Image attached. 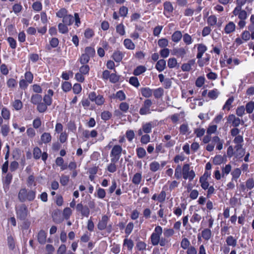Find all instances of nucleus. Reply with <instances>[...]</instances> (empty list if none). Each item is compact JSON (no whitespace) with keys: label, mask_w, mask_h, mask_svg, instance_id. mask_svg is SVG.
I'll list each match as a JSON object with an SVG mask.
<instances>
[{"label":"nucleus","mask_w":254,"mask_h":254,"mask_svg":"<svg viewBox=\"0 0 254 254\" xmlns=\"http://www.w3.org/2000/svg\"><path fill=\"white\" fill-rule=\"evenodd\" d=\"M35 191L32 190H28L25 188L20 190L18 198L20 202H23L26 200L31 201L35 198Z\"/></svg>","instance_id":"f257e3e1"},{"label":"nucleus","mask_w":254,"mask_h":254,"mask_svg":"<svg viewBox=\"0 0 254 254\" xmlns=\"http://www.w3.org/2000/svg\"><path fill=\"white\" fill-rule=\"evenodd\" d=\"M122 150V147L119 145H116L113 147L110 154L111 162L116 163L119 161Z\"/></svg>","instance_id":"f03ea898"},{"label":"nucleus","mask_w":254,"mask_h":254,"mask_svg":"<svg viewBox=\"0 0 254 254\" xmlns=\"http://www.w3.org/2000/svg\"><path fill=\"white\" fill-rule=\"evenodd\" d=\"M162 233V228L161 226H158L155 227L154 232L151 236V243L153 246L158 245L160 240V236Z\"/></svg>","instance_id":"7ed1b4c3"},{"label":"nucleus","mask_w":254,"mask_h":254,"mask_svg":"<svg viewBox=\"0 0 254 254\" xmlns=\"http://www.w3.org/2000/svg\"><path fill=\"white\" fill-rule=\"evenodd\" d=\"M190 165L189 164H185L183 167V176L184 179H189L190 181H192L195 177V173L193 170H190Z\"/></svg>","instance_id":"20e7f679"},{"label":"nucleus","mask_w":254,"mask_h":254,"mask_svg":"<svg viewBox=\"0 0 254 254\" xmlns=\"http://www.w3.org/2000/svg\"><path fill=\"white\" fill-rule=\"evenodd\" d=\"M17 217L21 220H24L28 214V208L25 204H22L19 206L16 210Z\"/></svg>","instance_id":"39448f33"},{"label":"nucleus","mask_w":254,"mask_h":254,"mask_svg":"<svg viewBox=\"0 0 254 254\" xmlns=\"http://www.w3.org/2000/svg\"><path fill=\"white\" fill-rule=\"evenodd\" d=\"M77 212H80L82 217H88L89 215L90 210L88 206H83L81 203H78L76 206Z\"/></svg>","instance_id":"423d86ee"},{"label":"nucleus","mask_w":254,"mask_h":254,"mask_svg":"<svg viewBox=\"0 0 254 254\" xmlns=\"http://www.w3.org/2000/svg\"><path fill=\"white\" fill-rule=\"evenodd\" d=\"M228 122L232 123L234 127H237L241 123V120L239 118L236 117L234 115H230L228 116L227 119Z\"/></svg>","instance_id":"0eeeda50"},{"label":"nucleus","mask_w":254,"mask_h":254,"mask_svg":"<svg viewBox=\"0 0 254 254\" xmlns=\"http://www.w3.org/2000/svg\"><path fill=\"white\" fill-rule=\"evenodd\" d=\"M108 220L109 218L107 216H103L101 220L99 221V222L98 224V229L100 230L105 229L106 228Z\"/></svg>","instance_id":"6e6552de"},{"label":"nucleus","mask_w":254,"mask_h":254,"mask_svg":"<svg viewBox=\"0 0 254 254\" xmlns=\"http://www.w3.org/2000/svg\"><path fill=\"white\" fill-rule=\"evenodd\" d=\"M47 235L46 233L44 230H40L38 234L37 239L38 241L41 244H44L46 242Z\"/></svg>","instance_id":"1a4fd4ad"},{"label":"nucleus","mask_w":254,"mask_h":254,"mask_svg":"<svg viewBox=\"0 0 254 254\" xmlns=\"http://www.w3.org/2000/svg\"><path fill=\"white\" fill-rule=\"evenodd\" d=\"M235 148L236 149L235 154L236 157L241 158L244 155L245 150L243 149L242 145L241 144L236 145Z\"/></svg>","instance_id":"9d476101"},{"label":"nucleus","mask_w":254,"mask_h":254,"mask_svg":"<svg viewBox=\"0 0 254 254\" xmlns=\"http://www.w3.org/2000/svg\"><path fill=\"white\" fill-rule=\"evenodd\" d=\"M197 50L198 53L196 57L197 59H200L202 58L203 53L207 50V48L205 45L200 44L198 45Z\"/></svg>","instance_id":"9b49d317"},{"label":"nucleus","mask_w":254,"mask_h":254,"mask_svg":"<svg viewBox=\"0 0 254 254\" xmlns=\"http://www.w3.org/2000/svg\"><path fill=\"white\" fill-rule=\"evenodd\" d=\"M235 28V24L233 22H230L226 25L224 31L226 33L229 34L234 31Z\"/></svg>","instance_id":"f8f14e48"},{"label":"nucleus","mask_w":254,"mask_h":254,"mask_svg":"<svg viewBox=\"0 0 254 254\" xmlns=\"http://www.w3.org/2000/svg\"><path fill=\"white\" fill-rule=\"evenodd\" d=\"M52 137L50 133L44 132L41 136V140L43 143H48L51 141Z\"/></svg>","instance_id":"ddd939ff"},{"label":"nucleus","mask_w":254,"mask_h":254,"mask_svg":"<svg viewBox=\"0 0 254 254\" xmlns=\"http://www.w3.org/2000/svg\"><path fill=\"white\" fill-rule=\"evenodd\" d=\"M166 61L164 60H160L156 64V68L159 71H163L166 67Z\"/></svg>","instance_id":"4468645a"},{"label":"nucleus","mask_w":254,"mask_h":254,"mask_svg":"<svg viewBox=\"0 0 254 254\" xmlns=\"http://www.w3.org/2000/svg\"><path fill=\"white\" fill-rule=\"evenodd\" d=\"M42 97L41 95L35 94L33 95L31 98V102L35 105H37L41 102Z\"/></svg>","instance_id":"2eb2a0df"},{"label":"nucleus","mask_w":254,"mask_h":254,"mask_svg":"<svg viewBox=\"0 0 254 254\" xmlns=\"http://www.w3.org/2000/svg\"><path fill=\"white\" fill-rule=\"evenodd\" d=\"M112 57L116 62H120L123 59V54L120 51H116L114 53Z\"/></svg>","instance_id":"dca6fc26"},{"label":"nucleus","mask_w":254,"mask_h":254,"mask_svg":"<svg viewBox=\"0 0 254 254\" xmlns=\"http://www.w3.org/2000/svg\"><path fill=\"white\" fill-rule=\"evenodd\" d=\"M73 22V17L71 15L66 14L63 19V23L66 25H71Z\"/></svg>","instance_id":"f3484780"},{"label":"nucleus","mask_w":254,"mask_h":254,"mask_svg":"<svg viewBox=\"0 0 254 254\" xmlns=\"http://www.w3.org/2000/svg\"><path fill=\"white\" fill-rule=\"evenodd\" d=\"M124 44L128 49L133 50L135 48V45L130 39H126L124 41Z\"/></svg>","instance_id":"a211bd4d"},{"label":"nucleus","mask_w":254,"mask_h":254,"mask_svg":"<svg viewBox=\"0 0 254 254\" xmlns=\"http://www.w3.org/2000/svg\"><path fill=\"white\" fill-rule=\"evenodd\" d=\"M182 33L179 31L175 32L172 36V40L175 42H178L182 38Z\"/></svg>","instance_id":"6ab92c4d"},{"label":"nucleus","mask_w":254,"mask_h":254,"mask_svg":"<svg viewBox=\"0 0 254 254\" xmlns=\"http://www.w3.org/2000/svg\"><path fill=\"white\" fill-rule=\"evenodd\" d=\"M227 244L228 246H233V247H236L237 245V240L234 239L232 236L228 237L226 240Z\"/></svg>","instance_id":"aec40b11"},{"label":"nucleus","mask_w":254,"mask_h":254,"mask_svg":"<svg viewBox=\"0 0 254 254\" xmlns=\"http://www.w3.org/2000/svg\"><path fill=\"white\" fill-rule=\"evenodd\" d=\"M141 92L142 96L146 98L151 97L152 94V90L147 88H143L141 89Z\"/></svg>","instance_id":"412c9836"},{"label":"nucleus","mask_w":254,"mask_h":254,"mask_svg":"<svg viewBox=\"0 0 254 254\" xmlns=\"http://www.w3.org/2000/svg\"><path fill=\"white\" fill-rule=\"evenodd\" d=\"M146 70V68L145 66L142 65H140L137 66L133 71V74L135 75H139L141 73L145 72Z\"/></svg>","instance_id":"4be33fe9"},{"label":"nucleus","mask_w":254,"mask_h":254,"mask_svg":"<svg viewBox=\"0 0 254 254\" xmlns=\"http://www.w3.org/2000/svg\"><path fill=\"white\" fill-rule=\"evenodd\" d=\"M150 169L152 172H156L160 167V164L156 161L151 162L149 165Z\"/></svg>","instance_id":"5701e85b"},{"label":"nucleus","mask_w":254,"mask_h":254,"mask_svg":"<svg viewBox=\"0 0 254 254\" xmlns=\"http://www.w3.org/2000/svg\"><path fill=\"white\" fill-rule=\"evenodd\" d=\"M231 166L230 164L226 165L222 168V177L224 178L225 175H227L230 173L231 171Z\"/></svg>","instance_id":"b1692460"},{"label":"nucleus","mask_w":254,"mask_h":254,"mask_svg":"<svg viewBox=\"0 0 254 254\" xmlns=\"http://www.w3.org/2000/svg\"><path fill=\"white\" fill-rule=\"evenodd\" d=\"M211 236V232L210 229H205L202 231V238L206 240H209Z\"/></svg>","instance_id":"393cba45"},{"label":"nucleus","mask_w":254,"mask_h":254,"mask_svg":"<svg viewBox=\"0 0 254 254\" xmlns=\"http://www.w3.org/2000/svg\"><path fill=\"white\" fill-rule=\"evenodd\" d=\"M254 110V102L250 101L246 105V110L247 113H252Z\"/></svg>","instance_id":"a878e982"},{"label":"nucleus","mask_w":254,"mask_h":254,"mask_svg":"<svg viewBox=\"0 0 254 254\" xmlns=\"http://www.w3.org/2000/svg\"><path fill=\"white\" fill-rule=\"evenodd\" d=\"M164 9L165 11L168 12H172L173 11V6L169 1H166L164 3Z\"/></svg>","instance_id":"bb28decb"},{"label":"nucleus","mask_w":254,"mask_h":254,"mask_svg":"<svg viewBox=\"0 0 254 254\" xmlns=\"http://www.w3.org/2000/svg\"><path fill=\"white\" fill-rule=\"evenodd\" d=\"M84 53L86 54L89 57L91 58L94 56L95 51L93 48L91 47H88L85 48Z\"/></svg>","instance_id":"cd10ccee"},{"label":"nucleus","mask_w":254,"mask_h":254,"mask_svg":"<svg viewBox=\"0 0 254 254\" xmlns=\"http://www.w3.org/2000/svg\"><path fill=\"white\" fill-rule=\"evenodd\" d=\"M37 105V109L41 113L45 112L47 109L48 106L45 103L41 102Z\"/></svg>","instance_id":"c85d7f7f"},{"label":"nucleus","mask_w":254,"mask_h":254,"mask_svg":"<svg viewBox=\"0 0 254 254\" xmlns=\"http://www.w3.org/2000/svg\"><path fill=\"white\" fill-rule=\"evenodd\" d=\"M175 54L178 57H183L186 54V51L184 48H181L174 50Z\"/></svg>","instance_id":"c756f323"},{"label":"nucleus","mask_w":254,"mask_h":254,"mask_svg":"<svg viewBox=\"0 0 254 254\" xmlns=\"http://www.w3.org/2000/svg\"><path fill=\"white\" fill-rule=\"evenodd\" d=\"M199 182L201 183V187L204 190H206L209 187V183L206 181V178H204V177H200L199 179Z\"/></svg>","instance_id":"7c9ffc66"},{"label":"nucleus","mask_w":254,"mask_h":254,"mask_svg":"<svg viewBox=\"0 0 254 254\" xmlns=\"http://www.w3.org/2000/svg\"><path fill=\"white\" fill-rule=\"evenodd\" d=\"M223 157L220 155H216L213 160V162L215 165H220L223 162Z\"/></svg>","instance_id":"2f4dec72"},{"label":"nucleus","mask_w":254,"mask_h":254,"mask_svg":"<svg viewBox=\"0 0 254 254\" xmlns=\"http://www.w3.org/2000/svg\"><path fill=\"white\" fill-rule=\"evenodd\" d=\"M42 155L41 149L38 147H35L33 149V157L35 159H38Z\"/></svg>","instance_id":"473e14b6"},{"label":"nucleus","mask_w":254,"mask_h":254,"mask_svg":"<svg viewBox=\"0 0 254 254\" xmlns=\"http://www.w3.org/2000/svg\"><path fill=\"white\" fill-rule=\"evenodd\" d=\"M141 180V175L140 173H136L133 177L132 182L135 185H138L140 183Z\"/></svg>","instance_id":"72a5a7b5"},{"label":"nucleus","mask_w":254,"mask_h":254,"mask_svg":"<svg viewBox=\"0 0 254 254\" xmlns=\"http://www.w3.org/2000/svg\"><path fill=\"white\" fill-rule=\"evenodd\" d=\"M152 127V124L150 123H146L142 126V130L144 133H149L151 131Z\"/></svg>","instance_id":"f704fd0d"},{"label":"nucleus","mask_w":254,"mask_h":254,"mask_svg":"<svg viewBox=\"0 0 254 254\" xmlns=\"http://www.w3.org/2000/svg\"><path fill=\"white\" fill-rule=\"evenodd\" d=\"M58 28L60 32L63 34L66 33L68 32V28L66 25L64 23H60L58 25Z\"/></svg>","instance_id":"c9c22d12"},{"label":"nucleus","mask_w":254,"mask_h":254,"mask_svg":"<svg viewBox=\"0 0 254 254\" xmlns=\"http://www.w3.org/2000/svg\"><path fill=\"white\" fill-rule=\"evenodd\" d=\"M182 173L183 174V168H182L180 165H178L175 169V176L177 179H180L182 176Z\"/></svg>","instance_id":"e433bc0d"},{"label":"nucleus","mask_w":254,"mask_h":254,"mask_svg":"<svg viewBox=\"0 0 254 254\" xmlns=\"http://www.w3.org/2000/svg\"><path fill=\"white\" fill-rule=\"evenodd\" d=\"M207 22L211 26H213L216 24L217 17L215 15H210L207 19Z\"/></svg>","instance_id":"4c0bfd02"},{"label":"nucleus","mask_w":254,"mask_h":254,"mask_svg":"<svg viewBox=\"0 0 254 254\" xmlns=\"http://www.w3.org/2000/svg\"><path fill=\"white\" fill-rule=\"evenodd\" d=\"M241 174V170L239 168L235 169L231 173V175L233 177V179L236 180L237 179Z\"/></svg>","instance_id":"58836bf2"},{"label":"nucleus","mask_w":254,"mask_h":254,"mask_svg":"<svg viewBox=\"0 0 254 254\" xmlns=\"http://www.w3.org/2000/svg\"><path fill=\"white\" fill-rule=\"evenodd\" d=\"M90 58L86 54L84 53L81 56L80 62L82 64H86L88 63Z\"/></svg>","instance_id":"ea45409f"},{"label":"nucleus","mask_w":254,"mask_h":254,"mask_svg":"<svg viewBox=\"0 0 254 254\" xmlns=\"http://www.w3.org/2000/svg\"><path fill=\"white\" fill-rule=\"evenodd\" d=\"M9 132V127L8 125H4L1 126V132L3 136H6Z\"/></svg>","instance_id":"a19ab883"},{"label":"nucleus","mask_w":254,"mask_h":254,"mask_svg":"<svg viewBox=\"0 0 254 254\" xmlns=\"http://www.w3.org/2000/svg\"><path fill=\"white\" fill-rule=\"evenodd\" d=\"M219 94V92L216 90H212L210 91L208 93V96L212 99L217 98Z\"/></svg>","instance_id":"79ce46f5"},{"label":"nucleus","mask_w":254,"mask_h":254,"mask_svg":"<svg viewBox=\"0 0 254 254\" xmlns=\"http://www.w3.org/2000/svg\"><path fill=\"white\" fill-rule=\"evenodd\" d=\"M234 101V98L233 97H231L229 98L227 101L226 102L225 105H224L223 107V109H227L228 110H230V106L233 103Z\"/></svg>","instance_id":"37998d69"},{"label":"nucleus","mask_w":254,"mask_h":254,"mask_svg":"<svg viewBox=\"0 0 254 254\" xmlns=\"http://www.w3.org/2000/svg\"><path fill=\"white\" fill-rule=\"evenodd\" d=\"M153 94L155 98H159L163 94V89L161 88H158L154 91Z\"/></svg>","instance_id":"c03bdc74"},{"label":"nucleus","mask_w":254,"mask_h":254,"mask_svg":"<svg viewBox=\"0 0 254 254\" xmlns=\"http://www.w3.org/2000/svg\"><path fill=\"white\" fill-rule=\"evenodd\" d=\"M137 154L139 158H142L146 155V151L142 147H139L137 149Z\"/></svg>","instance_id":"a18cd8bd"},{"label":"nucleus","mask_w":254,"mask_h":254,"mask_svg":"<svg viewBox=\"0 0 254 254\" xmlns=\"http://www.w3.org/2000/svg\"><path fill=\"white\" fill-rule=\"evenodd\" d=\"M177 64V60L174 58L169 59L168 61V66L170 68L175 67L176 66Z\"/></svg>","instance_id":"49530a36"},{"label":"nucleus","mask_w":254,"mask_h":254,"mask_svg":"<svg viewBox=\"0 0 254 254\" xmlns=\"http://www.w3.org/2000/svg\"><path fill=\"white\" fill-rule=\"evenodd\" d=\"M71 88V84L67 81H64L62 85V89L64 92L69 91Z\"/></svg>","instance_id":"de8ad7c7"},{"label":"nucleus","mask_w":254,"mask_h":254,"mask_svg":"<svg viewBox=\"0 0 254 254\" xmlns=\"http://www.w3.org/2000/svg\"><path fill=\"white\" fill-rule=\"evenodd\" d=\"M1 115L4 120H8L10 117V113L7 109L3 108L1 111Z\"/></svg>","instance_id":"09e8293b"},{"label":"nucleus","mask_w":254,"mask_h":254,"mask_svg":"<svg viewBox=\"0 0 254 254\" xmlns=\"http://www.w3.org/2000/svg\"><path fill=\"white\" fill-rule=\"evenodd\" d=\"M13 107L16 110L21 109L22 107V103L19 100H16L13 103Z\"/></svg>","instance_id":"8fccbe9b"},{"label":"nucleus","mask_w":254,"mask_h":254,"mask_svg":"<svg viewBox=\"0 0 254 254\" xmlns=\"http://www.w3.org/2000/svg\"><path fill=\"white\" fill-rule=\"evenodd\" d=\"M117 32L121 35H124L125 33V28L123 24H120L116 27Z\"/></svg>","instance_id":"3c124183"},{"label":"nucleus","mask_w":254,"mask_h":254,"mask_svg":"<svg viewBox=\"0 0 254 254\" xmlns=\"http://www.w3.org/2000/svg\"><path fill=\"white\" fill-rule=\"evenodd\" d=\"M158 44L159 47L164 48L168 46V41L165 38L161 39L158 40Z\"/></svg>","instance_id":"603ef678"},{"label":"nucleus","mask_w":254,"mask_h":254,"mask_svg":"<svg viewBox=\"0 0 254 254\" xmlns=\"http://www.w3.org/2000/svg\"><path fill=\"white\" fill-rule=\"evenodd\" d=\"M69 177L65 175H62L60 179V183L63 186H66L69 182Z\"/></svg>","instance_id":"864d4df0"},{"label":"nucleus","mask_w":254,"mask_h":254,"mask_svg":"<svg viewBox=\"0 0 254 254\" xmlns=\"http://www.w3.org/2000/svg\"><path fill=\"white\" fill-rule=\"evenodd\" d=\"M183 40L184 42L187 45H190L192 43V39L191 36L187 33L183 35Z\"/></svg>","instance_id":"5fc2aeb1"},{"label":"nucleus","mask_w":254,"mask_h":254,"mask_svg":"<svg viewBox=\"0 0 254 254\" xmlns=\"http://www.w3.org/2000/svg\"><path fill=\"white\" fill-rule=\"evenodd\" d=\"M71 212H72L70 208L69 207H66L64 208V210L63 215L66 219H67L69 218V216L71 214Z\"/></svg>","instance_id":"6e6d98bb"},{"label":"nucleus","mask_w":254,"mask_h":254,"mask_svg":"<svg viewBox=\"0 0 254 254\" xmlns=\"http://www.w3.org/2000/svg\"><path fill=\"white\" fill-rule=\"evenodd\" d=\"M89 66L88 65H83L79 68L80 73L83 74H87L89 71Z\"/></svg>","instance_id":"4d7b16f0"},{"label":"nucleus","mask_w":254,"mask_h":254,"mask_svg":"<svg viewBox=\"0 0 254 254\" xmlns=\"http://www.w3.org/2000/svg\"><path fill=\"white\" fill-rule=\"evenodd\" d=\"M129 83L136 87H137L139 85L138 79L136 77H130L129 79Z\"/></svg>","instance_id":"13d9d810"},{"label":"nucleus","mask_w":254,"mask_h":254,"mask_svg":"<svg viewBox=\"0 0 254 254\" xmlns=\"http://www.w3.org/2000/svg\"><path fill=\"white\" fill-rule=\"evenodd\" d=\"M128 12V9L127 7L123 6L119 10V13L121 16L125 17L127 16Z\"/></svg>","instance_id":"bf43d9fd"},{"label":"nucleus","mask_w":254,"mask_h":254,"mask_svg":"<svg viewBox=\"0 0 254 254\" xmlns=\"http://www.w3.org/2000/svg\"><path fill=\"white\" fill-rule=\"evenodd\" d=\"M25 78L27 82H28L29 83H31L33 81V76L31 72L28 71L25 73Z\"/></svg>","instance_id":"052dcab7"},{"label":"nucleus","mask_w":254,"mask_h":254,"mask_svg":"<svg viewBox=\"0 0 254 254\" xmlns=\"http://www.w3.org/2000/svg\"><path fill=\"white\" fill-rule=\"evenodd\" d=\"M129 108V105L126 102H122L120 105V109L124 112H126Z\"/></svg>","instance_id":"680f3d73"},{"label":"nucleus","mask_w":254,"mask_h":254,"mask_svg":"<svg viewBox=\"0 0 254 254\" xmlns=\"http://www.w3.org/2000/svg\"><path fill=\"white\" fill-rule=\"evenodd\" d=\"M245 108L244 106L239 107L236 110V114L239 117H242L245 113Z\"/></svg>","instance_id":"e2e57ef3"},{"label":"nucleus","mask_w":254,"mask_h":254,"mask_svg":"<svg viewBox=\"0 0 254 254\" xmlns=\"http://www.w3.org/2000/svg\"><path fill=\"white\" fill-rule=\"evenodd\" d=\"M174 231L172 229H166L164 230V235L166 237H170L173 235Z\"/></svg>","instance_id":"0e129e2a"},{"label":"nucleus","mask_w":254,"mask_h":254,"mask_svg":"<svg viewBox=\"0 0 254 254\" xmlns=\"http://www.w3.org/2000/svg\"><path fill=\"white\" fill-rule=\"evenodd\" d=\"M72 89L75 94H79L81 91V86L80 84L76 83L74 84Z\"/></svg>","instance_id":"69168bd1"},{"label":"nucleus","mask_w":254,"mask_h":254,"mask_svg":"<svg viewBox=\"0 0 254 254\" xmlns=\"http://www.w3.org/2000/svg\"><path fill=\"white\" fill-rule=\"evenodd\" d=\"M126 137L127 139L131 141L134 137V133L132 130H127L126 132Z\"/></svg>","instance_id":"338daca9"},{"label":"nucleus","mask_w":254,"mask_h":254,"mask_svg":"<svg viewBox=\"0 0 254 254\" xmlns=\"http://www.w3.org/2000/svg\"><path fill=\"white\" fill-rule=\"evenodd\" d=\"M66 250V248L65 245H61L57 251V254H64Z\"/></svg>","instance_id":"774afa93"}]
</instances>
